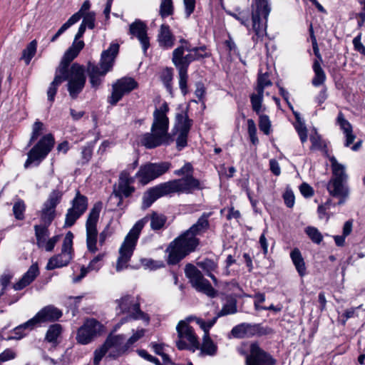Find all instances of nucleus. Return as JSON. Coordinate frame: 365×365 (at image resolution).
<instances>
[{
  "label": "nucleus",
  "instance_id": "f257e3e1",
  "mask_svg": "<svg viewBox=\"0 0 365 365\" xmlns=\"http://www.w3.org/2000/svg\"><path fill=\"white\" fill-rule=\"evenodd\" d=\"M194 168L190 163H186L181 168L175 170L174 175L183 176L150 187L143 196L142 208L146 210L158 199L175 194H192L195 190H201L205 187L202 182L193 176Z\"/></svg>",
  "mask_w": 365,
  "mask_h": 365
},
{
  "label": "nucleus",
  "instance_id": "f03ea898",
  "mask_svg": "<svg viewBox=\"0 0 365 365\" xmlns=\"http://www.w3.org/2000/svg\"><path fill=\"white\" fill-rule=\"evenodd\" d=\"M149 220H150L151 229L154 231H158L164 227L167 217L163 214L153 212L150 216L146 215L135 222L125 236L119 249V257L116 264V270L118 272L127 267L128 262L130 261L135 249L141 230Z\"/></svg>",
  "mask_w": 365,
  "mask_h": 365
},
{
  "label": "nucleus",
  "instance_id": "7ed1b4c3",
  "mask_svg": "<svg viewBox=\"0 0 365 365\" xmlns=\"http://www.w3.org/2000/svg\"><path fill=\"white\" fill-rule=\"evenodd\" d=\"M169 107L163 103L153 112V120L150 131L139 136V143L147 149H153L162 145H169L174 141L173 135L168 133L169 118L167 113Z\"/></svg>",
  "mask_w": 365,
  "mask_h": 365
},
{
  "label": "nucleus",
  "instance_id": "20e7f679",
  "mask_svg": "<svg viewBox=\"0 0 365 365\" xmlns=\"http://www.w3.org/2000/svg\"><path fill=\"white\" fill-rule=\"evenodd\" d=\"M252 29L253 41L257 43L267 35V19L272 10L270 0H251Z\"/></svg>",
  "mask_w": 365,
  "mask_h": 365
},
{
  "label": "nucleus",
  "instance_id": "39448f33",
  "mask_svg": "<svg viewBox=\"0 0 365 365\" xmlns=\"http://www.w3.org/2000/svg\"><path fill=\"white\" fill-rule=\"evenodd\" d=\"M200 240L186 231L172 241L166 252L168 253V263L176 264L191 252L195 251Z\"/></svg>",
  "mask_w": 365,
  "mask_h": 365
},
{
  "label": "nucleus",
  "instance_id": "423d86ee",
  "mask_svg": "<svg viewBox=\"0 0 365 365\" xmlns=\"http://www.w3.org/2000/svg\"><path fill=\"white\" fill-rule=\"evenodd\" d=\"M332 177L327 184V190L330 195L339 198L338 205L344 204L349 195V188L346 185L348 175L345 172L344 165L338 163L336 159L332 156L329 158Z\"/></svg>",
  "mask_w": 365,
  "mask_h": 365
},
{
  "label": "nucleus",
  "instance_id": "0eeeda50",
  "mask_svg": "<svg viewBox=\"0 0 365 365\" xmlns=\"http://www.w3.org/2000/svg\"><path fill=\"white\" fill-rule=\"evenodd\" d=\"M84 45L85 44L83 41L73 42L72 46L65 52L59 66L56 69L55 77L53 81L50 83L47 91L48 100L50 102H53L58 87L62 83L63 76L61 74L69 72L70 63L75 58L77 57L80 51L83 48Z\"/></svg>",
  "mask_w": 365,
  "mask_h": 365
},
{
  "label": "nucleus",
  "instance_id": "6e6552de",
  "mask_svg": "<svg viewBox=\"0 0 365 365\" xmlns=\"http://www.w3.org/2000/svg\"><path fill=\"white\" fill-rule=\"evenodd\" d=\"M117 304L116 310H119L118 314H128L126 317H123L119 324L122 325L129 321L141 319L146 323L150 321V317L147 314L140 310V304L133 301V297L130 295H125L119 299L115 300Z\"/></svg>",
  "mask_w": 365,
  "mask_h": 365
},
{
  "label": "nucleus",
  "instance_id": "1a4fd4ad",
  "mask_svg": "<svg viewBox=\"0 0 365 365\" xmlns=\"http://www.w3.org/2000/svg\"><path fill=\"white\" fill-rule=\"evenodd\" d=\"M61 75L63 76L62 82L68 81L67 88L70 96L73 99H76L86 84L84 67L77 63H73L70 67L69 72Z\"/></svg>",
  "mask_w": 365,
  "mask_h": 365
},
{
  "label": "nucleus",
  "instance_id": "9d476101",
  "mask_svg": "<svg viewBox=\"0 0 365 365\" xmlns=\"http://www.w3.org/2000/svg\"><path fill=\"white\" fill-rule=\"evenodd\" d=\"M54 143V138L51 134L43 135L28 153V158L24 163V168H28L33 164L38 165L51 152Z\"/></svg>",
  "mask_w": 365,
  "mask_h": 365
},
{
  "label": "nucleus",
  "instance_id": "9b49d317",
  "mask_svg": "<svg viewBox=\"0 0 365 365\" xmlns=\"http://www.w3.org/2000/svg\"><path fill=\"white\" fill-rule=\"evenodd\" d=\"M102 207V202H96L90 210L86 222V245L88 251L92 253H95L98 250L96 247L98 240L97 223Z\"/></svg>",
  "mask_w": 365,
  "mask_h": 365
},
{
  "label": "nucleus",
  "instance_id": "f8f14e48",
  "mask_svg": "<svg viewBox=\"0 0 365 365\" xmlns=\"http://www.w3.org/2000/svg\"><path fill=\"white\" fill-rule=\"evenodd\" d=\"M73 234L68 231L63 240L61 252L51 257L46 264V269L53 270L67 266L73 257Z\"/></svg>",
  "mask_w": 365,
  "mask_h": 365
},
{
  "label": "nucleus",
  "instance_id": "ddd939ff",
  "mask_svg": "<svg viewBox=\"0 0 365 365\" xmlns=\"http://www.w3.org/2000/svg\"><path fill=\"white\" fill-rule=\"evenodd\" d=\"M179 339L176 341V346L180 350L189 349L193 352L200 348L197 336L193 328L185 321H180L176 327Z\"/></svg>",
  "mask_w": 365,
  "mask_h": 365
},
{
  "label": "nucleus",
  "instance_id": "4468645a",
  "mask_svg": "<svg viewBox=\"0 0 365 365\" xmlns=\"http://www.w3.org/2000/svg\"><path fill=\"white\" fill-rule=\"evenodd\" d=\"M185 274L189 279L192 287L197 291L202 292L210 297H216L217 291L195 266L190 263L187 264L185 267Z\"/></svg>",
  "mask_w": 365,
  "mask_h": 365
},
{
  "label": "nucleus",
  "instance_id": "2eb2a0df",
  "mask_svg": "<svg viewBox=\"0 0 365 365\" xmlns=\"http://www.w3.org/2000/svg\"><path fill=\"white\" fill-rule=\"evenodd\" d=\"M170 168L171 163L168 161L148 163L140 166L135 178L139 179L140 183L146 185L166 173Z\"/></svg>",
  "mask_w": 365,
  "mask_h": 365
},
{
  "label": "nucleus",
  "instance_id": "dca6fc26",
  "mask_svg": "<svg viewBox=\"0 0 365 365\" xmlns=\"http://www.w3.org/2000/svg\"><path fill=\"white\" fill-rule=\"evenodd\" d=\"M134 178L130 177L129 173L124 170L120 173L117 187L114 188L110 200H115L117 206L120 207L123 202V197H130L135 191V187L131 185Z\"/></svg>",
  "mask_w": 365,
  "mask_h": 365
},
{
  "label": "nucleus",
  "instance_id": "f3484780",
  "mask_svg": "<svg viewBox=\"0 0 365 365\" xmlns=\"http://www.w3.org/2000/svg\"><path fill=\"white\" fill-rule=\"evenodd\" d=\"M72 207L68 209L66 214L64 227H71L76 220L86 212L88 207V198L77 191L73 199Z\"/></svg>",
  "mask_w": 365,
  "mask_h": 365
},
{
  "label": "nucleus",
  "instance_id": "a211bd4d",
  "mask_svg": "<svg viewBox=\"0 0 365 365\" xmlns=\"http://www.w3.org/2000/svg\"><path fill=\"white\" fill-rule=\"evenodd\" d=\"M272 333L269 327H264L261 324L241 323L235 326L231 334L237 339L249 338L254 336H264Z\"/></svg>",
  "mask_w": 365,
  "mask_h": 365
},
{
  "label": "nucleus",
  "instance_id": "6ab92c4d",
  "mask_svg": "<svg viewBox=\"0 0 365 365\" xmlns=\"http://www.w3.org/2000/svg\"><path fill=\"white\" fill-rule=\"evenodd\" d=\"M62 315L63 312L61 309L53 305H48L38 311L34 317L24 323L22 327L35 328L41 323L58 321Z\"/></svg>",
  "mask_w": 365,
  "mask_h": 365
},
{
  "label": "nucleus",
  "instance_id": "aec40b11",
  "mask_svg": "<svg viewBox=\"0 0 365 365\" xmlns=\"http://www.w3.org/2000/svg\"><path fill=\"white\" fill-rule=\"evenodd\" d=\"M138 86L137 81L131 77H123L117 80L113 84L112 93L108 98V103L111 105H115L124 95L137 88Z\"/></svg>",
  "mask_w": 365,
  "mask_h": 365
},
{
  "label": "nucleus",
  "instance_id": "412c9836",
  "mask_svg": "<svg viewBox=\"0 0 365 365\" xmlns=\"http://www.w3.org/2000/svg\"><path fill=\"white\" fill-rule=\"evenodd\" d=\"M103 326L95 319H87L77 331L76 339L81 344H88L100 334Z\"/></svg>",
  "mask_w": 365,
  "mask_h": 365
},
{
  "label": "nucleus",
  "instance_id": "4be33fe9",
  "mask_svg": "<svg viewBox=\"0 0 365 365\" xmlns=\"http://www.w3.org/2000/svg\"><path fill=\"white\" fill-rule=\"evenodd\" d=\"M245 362L246 365H275L277 360L269 353L260 348L258 344L252 343Z\"/></svg>",
  "mask_w": 365,
  "mask_h": 365
},
{
  "label": "nucleus",
  "instance_id": "5701e85b",
  "mask_svg": "<svg viewBox=\"0 0 365 365\" xmlns=\"http://www.w3.org/2000/svg\"><path fill=\"white\" fill-rule=\"evenodd\" d=\"M128 34L131 38H136L139 41L145 54L150 45L146 24L140 19H135L129 25Z\"/></svg>",
  "mask_w": 365,
  "mask_h": 365
},
{
  "label": "nucleus",
  "instance_id": "b1692460",
  "mask_svg": "<svg viewBox=\"0 0 365 365\" xmlns=\"http://www.w3.org/2000/svg\"><path fill=\"white\" fill-rule=\"evenodd\" d=\"M118 51L119 45L111 43L108 49L102 52L98 66L104 73H108L112 69Z\"/></svg>",
  "mask_w": 365,
  "mask_h": 365
},
{
  "label": "nucleus",
  "instance_id": "393cba45",
  "mask_svg": "<svg viewBox=\"0 0 365 365\" xmlns=\"http://www.w3.org/2000/svg\"><path fill=\"white\" fill-rule=\"evenodd\" d=\"M182 47H177L173 51L172 62L177 69L188 70L190 63L195 61V58L192 57L190 52H187L183 50Z\"/></svg>",
  "mask_w": 365,
  "mask_h": 365
},
{
  "label": "nucleus",
  "instance_id": "a878e982",
  "mask_svg": "<svg viewBox=\"0 0 365 365\" xmlns=\"http://www.w3.org/2000/svg\"><path fill=\"white\" fill-rule=\"evenodd\" d=\"M86 72L89 77L91 87L95 90L98 89L103 82L104 76L107 73L100 69L98 65L93 62L88 61L86 67Z\"/></svg>",
  "mask_w": 365,
  "mask_h": 365
},
{
  "label": "nucleus",
  "instance_id": "bb28decb",
  "mask_svg": "<svg viewBox=\"0 0 365 365\" xmlns=\"http://www.w3.org/2000/svg\"><path fill=\"white\" fill-rule=\"evenodd\" d=\"M125 336L122 334L108 336L105 341V343L110 349H114L117 352L116 354H112L110 353L109 356L115 357L124 353L128 349H125L126 342L125 343Z\"/></svg>",
  "mask_w": 365,
  "mask_h": 365
},
{
  "label": "nucleus",
  "instance_id": "cd10ccee",
  "mask_svg": "<svg viewBox=\"0 0 365 365\" xmlns=\"http://www.w3.org/2000/svg\"><path fill=\"white\" fill-rule=\"evenodd\" d=\"M39 274L38 265L33 264L22 277L13 285L14 290H21L29 285Z\"/></svg>",
  "mask_w": 365,
  "mask_h": 365
},
{
  "label": "nucleus",
  "instance_id": "c85d7f7f",
  "mask_svg": "<svg viewBox=\"0 0 365 365\" xmlns=\"http://www.w3.org/2000/svg\"><path fill=\"white\" fill-rule=\"evenodd\" d=\"M157 37L160 47L168 49L174 46L175 38L168 25L162 24L160 26Z\"/></svg>",
  "mask_w": 365,
  "mask_h": 365
},
{
  "label": "nucleus",
  "instance_id": "c756f323",
  "mask_svg": "<svg viewBox=\"0 0 365 365\" xmlns=\"http://www.w3.org/2000/svg\"><path fill=\"white\" fill-rule=\"evenodd\" d=\"M337 123L340 128L343 130L346 140L344 145L346 147L350 146L356 138V135L353 133V129L351 123L344 118V114L339 112L337 116Z\"/></svg>",
  "mask_w": 365,
  "mask_h": 365
},
{
  "label": "nucleus",
  "instance_id": "7c9ffc66",
  "mask_svg": "<svg viewBox=\"0 0 365 365\" xmlns=\"http://www.w3.org/2000/svg\"><path fill=\"white\" fill-rule=\"evenodd\" d=\"M210 215V212H204L197 220L196 223L192 225L187 230H186V232L190 235L196 237L197 235H200L201 233L207 231L210 227L208 218Z\"/></svg>",
  "mask_w": 365,
  "mask_h": 365
},
{
  "label": "nucleus",
  "instance_id": "2f4dec72",
  "mask_svg": "<svg viewBox=\"0 0 365 365\" xmlns=\"http://www.w3.org/2000/svg\"><path fill=\"white\" fill-rule=\"evenodd\" d=\"M197 265L205 272L207 277H210L215 285L217 284V279L213 274V272H216L218 267L217 262L209 258H205L200 262H197Z\"/></svg>",
  "mask_w": 365,
  "mask_h": 365
},
{
  "label": "nucleus",
  "instance_id": "473e14b6",
  "mask_svg": "<svg viewBox=\"0 0 365 365\" xmlns=\"http://www.w3.org/2000/svg\"><path fill=\"white\" fill-rule=\"evenodd\" d=\"M62 331L63 327L61 324H53L51 325L46 333L45 341L55 346H57L59 343L58 339L61 336Z\"/></svg>",
  "mask_w": 365,
  "mask_h": 365
},
{
  "label": "nucleus",
  "instance_id": "72a5a7b5",
  "mask_svg": "<svg viewBox=\"0 0 365 365\" xmlns=\"http://www.w3.org/2000/svg\"><path fill=\"white\" fill-rule=\"evenodd\" d=\"M314 76L312 80L314 86L318 87L324 84L326 81V74L318 60H314L312 65Z\"/></svg>",
  "mask_w": 365,
  "mask_h": 365
},
{
  "label": "nucleus",
  "instance_id": "f704fd0d",
  "mask_svg": "<svg viewBox=\"0 0 365 365\" xmlns=\"http://www.w3.org/2000/svg\"><path fill=\"white\" fill-rule=\"evenodd\" d=\"M290 257L299 274L301 277L304 276L306 274V267L300 251L297 248H294L291 252Z\"/></svg>",
  "mask_w": 365,
  "mask_h": 365
},
{
  "label": "nucleus",
  "instance_id": "c9c22d12",
  "mask_svg": "<svg viewBox=\"0 0 365 365\" xmlns=\"http://www.w3.org/2000/svg\"><path fill=\"white\" fill-rule=\"evenodd\" d=\"M36 245L38 247H43L46 238L49 236L48 226L45 225H36L34 226Z\"/></svg>",
  "mask_w": 365,
  "mask_h": 365
},
{
  "label": "nucleus",
  "instance_id": "e433bc0d",
  "mask_svg": "<svg viewBox=\"0 0 365 365\" xmlns=\"http://www.w3.org/2000/svg\"><path fill=\"white\" fill-rule=\"evenodd\" d=\"M176 121L178 125V132L189 133L192 125V120L189 118L186 112L178 113Z\"/></svg>",
  "mask_w": 365,
  "mask_h": 365
},
{
  "label": "nucleus",
  "instance_id": "4c0bfd02",
  "mask_svg": "<svg viewBox=\"0 0 365 365\" xmlns=\"http://www.w3.org/2000/svg\"><path fill=\"white\" fill-rule=\"evenodd\" d=\"M56 217V208L43 204L41 210V220L43 225L49 226Z\"/></svg>",
  "mask_w": 365,
  "mask_h": 365
},
{
  "label": "nucleus",
  "instance_id": "58836bf2",
  "mask_svg": "<svg viewBox=\"0 0 365 365\" xmlns=\"http://www.w3.org/2000/svg\"><path fill=\"white\" fill-rule=\"evenodd\" d=\"M186 52L191 53L192 57L195 58V61L209 58L211 56L210 51L205 45L195 47L190 46Z\"/></svg>",
  "mask_w": 365,
  "mask_h": 365
},
{
  "label": "nucleus",
  "instance_id": "ea45409f",
  "mask_svg": "<svg viewBox=\"0 0 365 365\" xmlns=\"http://www.w3.org/2000/svg\"><path fill=\"white\" fill-rule=\"evenodd\" d=\"M160 78L167 91L173 96L172 82L173 80V69L172 68L166 67L161 72Z\"/></svg>",
  "mask_w": 365,
  "mask_h": 365
},
{
  "label": "nucleus",
  "instance_id": "a19ab883",
  "mask_svg": "<svg viewBox=\"0 0 365 365\" xmlns=\"http://www.w3.org/2000/svg\"><path fill=\"white\" fill-rule=\"evenodd\" d=\"M201 352L207 355L213 356L216 354L217 347L210 339L209 335H205L201 346Z\"/></svg>",
  "mask_w": 365,
  "mask_h": 365
},
{
  "label": "nucleus",
  "instance_id": "79ce46f5",
  "mask_svg": "<svg viewBox=\"0 0 365 365\" xmlns=\"http://www.w3.org/2000/svg\"><path fill=\"white\" fill-rule=\"evenodd\" d=\"M178 73V84L181 93L186 96L189 91L187 86L188 70L177 69Z\"/></svg>",
  "mask_w": 365,
  "mask_h": 365
},
{
  "label": "nucleus",
  "instance_id": "37998d69",
  "mask_svg": "<svg viewBox=\"0 0 365 365\" xmlns=\"http://www.w3.org/2000/svg\"><path fill=\"white\" fill-rule=\"evenodd\" d=\"M79 16L77 14H73L68 21L64 23L61 28L58 30V31L52 36L51 38V42H54L57 40V38L64 33L68 29H69L71 26L78 22V19Z\"/></svg>",
  "mask_w": 365,
  "mask_h": 365
},
{
  "label": "nucleus",
  "instance_id": "c03bdc74",
  "mask_svg": "<svg viewBox=\"0 0 365 365\" xmlns=\"http://www.w3.org/2000/svg\"><path fill=\"white\" fill-rule=\"evenodd\" d=\"M174 13L173 0H161L159 14L163 19L172 16Z\"/></svg>",
  "mask_w": 365,
  "mask_h": 365
},
{
  "label": "nucleus",
  "instance_id": "a18cd8bd",
  "mask_svg": "<svg viewBox=\"0 0 365 365\" xmlns=\"http://www.w3.org/2000/svg\"><path fill=\"white\" fill-rule=\"evenodd\" d=\"M37 41L33 40L31 41L26 48L23 51L22 58L24 60L26 65H29L32 58L36 52Z\"/></svg>",
  "mask_w": 365,
  "mask_h": 365
},
{
  "label": "nucleus",
  "instance_id": "49530a36",
  "mask_svg": "<svg viewBox=\"0 0 365 365\" xmlns=\"http://www.w3.org/2000/svg\"><path fill=\"white\" fill-rule=\"evenodd\" d=\"M272 85V83L269 79L268 73H259L257 77V85L255 88L256 91L264 93V88L271 86Z\"/></svg>",
  "mask_w": 365,
  "mask_h": 365
},
{
  "label": "nucleus",
  "instance_id": "de8ad7c7",
  "mask_svg": "<svg viewBox=\"0 0 365 365\" xmlns=\"http://www.w3.org/2000/svg\"><path fill=\"white\" fill-rule=\"evenodd\" d=\"M264 93L257 91V93H252L250 96V101L252 107V110L257 113L259 114L262 108V103L263 101Z\"/></svg>",
  "mask_w": 365,
  "mask_h": 365
},
{
  "label": "nucleus",
  "instance_id": "09e8293b",
  "mask_svg": "<svg viewBox=\"0 0 365 365\" xmlns=\"http://www.w3.org/2000/svg\"><path fill=\"white\" fill-rule=\"evenodd\" d=\"M63 196V192L56 189L53 190L50 194L46 200V201L43 203L48 206L56 207V206L61 202V198Z\"/></svg>",
  "mask_w": 365,
  "mask_h": 365
},
{
  "label": "nucleus",
  "instance_id": "8fccbe9b",
  "mask_svg": "<svg viewBox=\"0 0 365 365\" xmlns=\"http://www.w3.org/2000/svg\"><path fill=\"white\" fill-rule=\"evenodd\" d=\"M43 128L44 125L42 122L39 121L38 120L34 122L32 125V132L27 145L28 147L31 146V144L41 135Z\"/></svg>",
  "mask_w": 365,
  "mask_h": 365
},
{
  "label": "nucleus",
  "instance_id": "3c124183",
  "mask_svg": "<svg viewBox=\"0 0 365 365\" xmlns=\"http://www.w3.org/2000/svg\"><path fill=\"white\" fill-rule=\"evenodd\" d=\"M305 232L310 240L315 244H320L323 240V235L319 230L312 226H309L305 229Z\"/></svg>",
  "mask_w": 365,
  "mask_h": 365
},
{
  "label": "nucleus",
  "instance_id": "603ef678",
  "mask_svg": "<svg viewBox=\"0 0 365 365\" xmlns=\"http://www.w3.org/2000/svg\"><path fill=\"white\" fill-rule=\"evenodd\" d=\"M26 205L22 200L19 199L13 206V212L16 220H22L24 218Z\"/></svg>",
  "mask_w": 365,
  "mask_h": 365
},
{
  "label": "nucleus",
  "instance_id": "864d4df0",
  "mask_svg": "<svg viewBox=\"0 0 365 365\" xmlns=\"http://www.w3.org/2000/svg\"><path fill=\"white\" fill-rule=\"evenodd\" d=\"M247 132L251 143L255 145H257L259 140L257 136V128L255 123L252 119L247 120Z\"/></svg>",
  "mask_w": 365,
  "mask_h": 365
},
{
  "label": "nucleus",
  "instance_id": "5fc2aeb1",
  "mask_svg": "<svg viewBox=\"0 0 365 365\" xmlns=\"http://www.w3.org/2000/svg\"><path fill=\"white\" fill-rule=\"evenodd\" d=\"M259 127L265 135H269L271 130V122L267 115H259Z\"/></svg>",
  "mask_w": 365,
  "mask_h": 365
},
{
  "label": "nucleus",
  "instance_id": "6e6d98bb",
  "mask_svg": "<svg viewBox=\"0 0 365 365\" xmlns=\"http://www.w3.org/2000/svg\"><path fill=\"white\" fill-rule=\"evenodd\" d=\"M109 350L110 349L105 342L101 347L96 349L94 351L93 364L98 365L103 357Z\"/></svg>",
  "mask_w": 365,
  "mask_h": 365
},
{
  "label": "nucleus",
  "instance_id": "4d7b16f0",
  "mask_svg": "<svg viewBox=\"0 0 365 365\" xmlns=\"http://www.w3.org/2000/svg\"><path fill=\"white\" fill-rule=\"evenodd\" d=\"M105 253H100L95 257L88 264V269L91 271H98L103 265V259L105 257Z\"/></svg>",
  "mask_w": 365,
  "mask_h": 365
},
{
  "label": "nucleus",
  "instance_id": "13d9d810",
  "mask_svg": "<svg viewBox=\"0 0 365 365\" xmlns=\"http://www.w3.org/2000/svg\"><path fill=\"white\" fill-rule=\"evenodd\" d=\"M294 128L299 136L301 142L302 143H305L307 140V129L305 124L302 121H299L294 125Z\"/></svg>",
  "mask_w": 365,
  "mask_h": 365
},
{
  "label": "nucleus",
  "instance_id": "bf43d9fd",
  "mask_svg": "<svg viewBox=\"0 0 365 365\" xmlns=\"http://www.w3.org/2000/svg\"><path fill=\"white\" fill-rule=\"evenodd\" d=\"M83 19L81 22V24L84 25V26L88 27L90 29H93L95 27V20H96L95 13L93 11L88 12V13L85 14L83 16Z\"/></svg>",
  "mask_w": 365,
  "mask_h": 365
},
{
  "label": "nucleus",
  "instance_id": "052dcab7",
  "mask_svg": "<svg viewBox=\"0 0 365 365\" xmlns=\"http://www.w3.org/2000/svg\"><path fill=\"white\" fill-rule=\"evenodd\" d=\"M145 333V329H138L133 335L127 340L125 349H129L133 344L141 339Z\"/></svg>",
  "mask_w": 365,
  "mask_h": 365
},
{
  "label": "nucleus",
  "instance_id": "680f3d73",
  "mask_svg": "<svg viewBox=\"0 0 365 365\" xmlns=\"http://www.w3.org/2000/svg\"><path fill=\"white\" fill-rule=\"evenodd\" d=\"M228 14L239 21L242 25L248 27L249 16L247 12L242 11L237 12H229Z\"/></svg>",
  "mask_w": 365,
  "mask_h": 365
},
{
  "label": "nucleus",
  "instance_id": "e2e57ef3",
  "mask_svg": "<svg viewBox=\"0 0 365 365\" xmlns=\"http://www.w3.org/2000/svg\"><path fill=\"white\" fill-rule=\"evenodd\" d=\"M17 354L12 349H6L3 352L0 354V365L6 361L14 359Z\"/></svg>",
  "mask_w": 365,
  "mask_h": 365
},
{
  "label": "nucleus",
  "instance_id": "0e129e2a",
  "mask_svg": "<svg viewBox=\"0 0 365 365\" xmlns=\"http://www.w3.org/2000/svg\"><path fill=\"white\" fill-rule=\"evenodd\" d=\"M188 133L179 132L176 139V146L178 150H181L187 145Z\"/></svg>",
  "mask_w": 365,
  "mask_h": 365
},
{
  "label": "nucleus",
  "instance_id": "69168bd1",
  "mask_svg": "<svg viewBox=\"0 0 365 365\" xmlns=\"http://www.w3.org/2000/svg\"><path fill=\"white\" fill-rule=\"evenodd\" d=\"M237 312V307L235 303H230L227 304L220 310L218 313L217 317H222L227 314H232Z\"/></svg>",
  "mask_w": 365,
  "mask_h": 365
},
{
  "label": "nucleus",
  "instance_id": "338daca9",
  "mask_svg": "<svg viewBox=\"0 0 365 365\" xmlns=\"http://www.w3.org/2000/svg\"><path fill=\"white\" fill-rule=\"evenodd\" d=\"M138 355L144 359L155 364V365H162L159 359L148 353L145 349L137 351Z\"/></svg>",
  "mask_w": 365,
  "mask_h": 365
},
{
  "label": "nucleus",
  "instance_id": "774afa93",
  "mask_svg": "<svg viewBox=\"0 0 365 365\" xmlns=\"http://www.w3.org/2000/svg\"><path fill=\"white\" fill-rule=\"evenodd\" d=\"M361 34H359L356 37L354 38L352 43H353L354 49L356 51H358L360 53L365 56V46L361 43Z\"/></svg>",
  "mask_w": 365,
  "mask_h": 365
}]
</instances>
